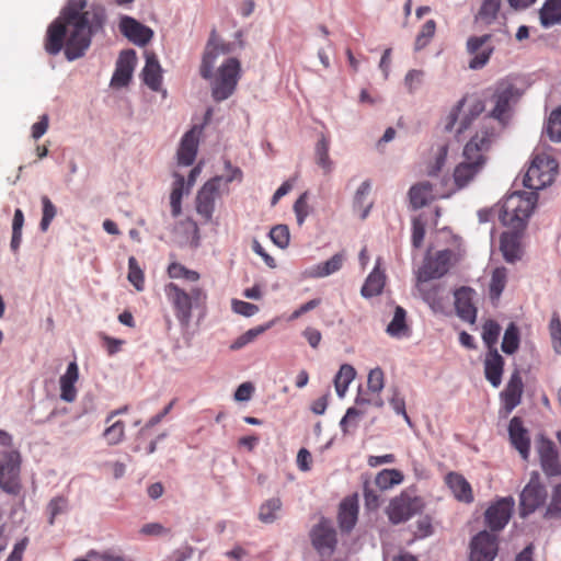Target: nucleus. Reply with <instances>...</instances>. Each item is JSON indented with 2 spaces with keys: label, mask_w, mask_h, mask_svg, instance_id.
<instances>
[{
  "label": "nucleus",
  "mask_w": 561,
  "mask_h": 561,
  "mask_svg": "<svg viewBox=\"0 0 561 561\" xmlns=\"http://www.w3.org/2000/svg\"><path fill=\"white\" fill-rule=\"evenodd\" d=\"M221 181L222 176L211 178L202 186L196 195V211L204 218L205 222L210 221L213 218Z\"/></svg>",
  "instance_id": "dca6fc26"
},
{
  "label": "nucleus",
  "mask_w": 561,
  "mask_h": 561,
  "mask_svg": "<svg viewBox=\"0 0 561 561\" xmlns=\"http://www.w3.org/2000/svg\"><path fill=\"white\" fill-rule=\"evenodd\" d=\"M536 450L539 456H558L554 442L542 434H539L535 440Z\"/></svg>",
  "instance_id": "6e6d98bb"
},
{
  "label": "nucleus",
  "mask_w": 561,
  "mask_h": 561,
  "mask_svg": "<svg viewBox=\"0 0 561 561\" xmlns=\"http://www.w3.org/2000/svg\"><path fill=\"white\" fill-rule=\"evenodd\" d=\"M446 481L457 500L465 503L473 501L471 485L461 474L450 472L447 474Z\"/></svg>",
  "instance_id": "7c9ffc66"
},
{
  "label": "nucleus",
  "mask_w": 561,
  "mask_h": 561,
  "mask_svg": "<svg viewBox=\"0 0 561 561\" xmlns=\"http://www.w3.org/2000/svg\"><path fill=\"white\" fill-rule=\"evenodd\" d=\"M447 154H448V145L439 146L437 149V152H436L435 162L428 168V171H427L428 175L434 176L440 172V170L443 169V167L446 163Z\"/></svg>",
  "instance_id": "13d9d810"
},
{
  "label": "nucleus",
  "mask_w": 561,
  "mask_h": 561,
  "mask_svg": "<svg viewBox=\"0 0 561 561\" xmlns=\"http://www.w3.org/2000/svg\"><path fill=\"white\" fill-rule=\"evenodd\" d=\"M42 205H43V216L39 222V227L42 231H47L49 228L53 219L55 218L57 214V208L53 204V202L49 199L48 196L44 195L41 198Z\"/></svg>",
  "instance_id": "5fc2aeb1"
},
{
  "label": "nucleus",
  "mask_w": 561,
  "mask_h": 561,
  "mask_svg": "<svg viewBox=\"0 0 561 561\" xmlns=\"http://www.w3.org/2000/svg\"><path fill=\"white\" fill-rule=\"evenodd\" d=\"M231 306L236 313L244 317H252L259 312V307L256 305L243 300L233 299Z\"/></svg>",
  "instance_id": "0e129e2a"
},
{
  "label": "nucleus",
  "mask_w": 561,
  "mask_h": 561,
  "mask_svg": "<svg viewBox=\"0 0 561 561\" xmlns=\"http://www.w3.org/2000/svg\"><path fill=\"white\" fill-rule=\"evenodd\" d=\"M550 335L553 348L557 353L561 352V321L557 313H553L549 324Z\"/></svg>",
  "instance_id": "bf43d9fd"
},
{
  "label": "nucleus",
  "mask_w": 561,
  "mask_h": 561,
  "mask_svg": "<svg viewBox=\"0 0 561 561\" xmlns=\"http://www.w3.org/2000/svg\"><path fill=\"white\" fill-rule=\"evenodd\" d=\"M174 182L172 192L170 195V206H171V213L173 217L180 216L182 211V197L184 194V186H185V179L183 175L179 173H174Z\"/></svg>",
  "instance_id": "72a5a7b5"
},
{
  "label": "nucleus",
  "mask_w": 561,
  "mask_h": 561,
  "mask_svg": "<svg viewBox=\"0 0 561 561\" xmlns=\"http://www.w3.org/2000/svg\"><path fill=\"white\" fill-rule=\"evenodd\" d=\"M79 379V368L76 362H71L66 373L60 377V399L65 402H73L77 399L76 382Z\"/></svg>",
  "instance_id": "c85d7f7f"
},
{
  "label": "nucleus",
  "mask_w": 561,
  "mask_h": 561,
  "mask_svg": "<svg viewBox=\"0 0 561 561\" xmlns=\"http://www.w3.org/2000/svg\"><path fill=\"white\" fill-rule=\"evenodd\" d=\"M485 110L484 101L477 94L465 95L451 110L448 115L446 129L451 130L456 123L459 121V126L456 130L460 135L467 130L472 122L480 116Z\"/></svg>",
  "instance_id": "1a4fd4ad"
},
{
  "label": "nucleus",
  "mask_w": 561,
  "mask_h": 561,
  "mask_svg": "<svg viewBox=\"0 0 561 561\" xmlns=\"http://www.w3.org/2000/svg\"><path fill=\"white\" fill-rule=\"evenodd\" d=\"M523 91L518 88L517 81L514 78L506 77L496 82L493 89L492 108L490 116L485 117L482 122H490L493 126L491 118L503 123L507 118V113L511 111L512 104H515L522 96Z\"/></svg>",
  "instance_id": "0eeeda50"
},
{
  "label": "nucleus",
  "mask_w": 561,
  "mask_h": 561,
  "mask_svg": "<svg viewBox=\"0 0 561 561\" xmlns=\"http://www.w3.org/2000/svg\"><path fill=\"white\" fill-rule=\"evenodd\" d=\"M280 510L282 501L278 497H272L260 506L259 519L264 524H273L278 518Z\"/></svg>",
  "instance_id": "c9c22d12"
},
{
  "label": "nucleus",
  "mask_w": 561,
  "mask_h": 561,
  "mask_svg": "<svg viewBox=\"0 0 561 561\" xmlns=\"http://www.w3.org/2000/svg\"><path fill=\"white\" fill-rule=\"evenodd\" d=\"M545 519H561V483L554 485L551 500L543 513Z\"/></svg>",
  "instance_id": "49530a36"
},
{
  "label": "nucleus",
  "mask_w": 561,
  "mask_h": 561,
  "mask_svg": "<svg viewBox=\"0 0 561 561\" xmlns=\"http://www.w3.org/2000/svg\"><path fill=\"white\" fill-rule=\"evenodd\" d=\"M146 65L142 69V80L148 88L152 91H160L162 84V69L157 58V55L152 51H146Z\"/></svg>",
  "instance_id": "b1692460"
},
{
  "label": "nucleus",
  "mask_w": 561,
  "mask_h": 561,
  "mask_svg": "<svg viewBox=\"0 0 561 561\" xmlns=\"http://www.w3.org/2000/svg\"><path fill=\"white\" fill-rule=\"evenodd\" d=\"M433 187L430 182H421L413 185L409 191V198L414 209L425 206L432 197Z\"/></svg>",
  "instance_id": "473e14b6"
},
{
  "label": "nucleus",
  "mask_w": 561,
  "mask_h": 561,
  "mask_svg": "<svg viewBox=\"0 0 561 561\" xmlns=\"http://www.w3.org/2000/svg\"><path fill=\"white\" fill-rule=\"evenodd\" d=\"M367 387L370 392V398L365 399L358 397L356 399V403L360 404L362 402H366L377 408H381L383 405V401L379 393L385 387V375L381 368L377 367L369 371Z\"/></svg>",
  "instance_id": "393cba45"
},
{
  "label": "nucleus",
  "mask_w": 561,
  "mask_h": 561,
  "mask_svg": "<svg viewBox=\"0 0 561 561\" xmlns=\"http://www.w3.org/2000/svg\"><path fill=\"white\" fill-rule=\"evenodd\" d=\"M164 294L170 301L174 314L184 328H187L192 320L193 308H205L207 294L198 286L192 287L185 291L175 283H169L164 286Z\"/></svg>",
  "instance_id": "7ed1b4c3"
},
{
  "label": "nucleus",
  "mask_w": 561,
  "mask_h": 561,
  "mask_svg": "<svg viewBox=\"0 0 561 561\" xmlns=\"http://www.w3.org/2000/svg\"><path fill=\"white\" fill-rule=\"evenodd\" d=\"M424 507L425 503L422 497H412L408 493L402 492L399 496L390 501L386 513L389 522L393 525H398L407 522L414 515L422 514Z\"/></svg>",
  "instance_id": "9b49d317"
},
{
  "label": "nucleus",
  "mask_w": 561,
  "mask_h": 561,
  "mask_svg": "<svg viewBox=\"0 0 561 561\" xmlns=\"http://www.w3.org/2000/svg\"><path fill=\"white\" fill-rule=\"evenodd\" d=\"M491 35L485 34L482 36H471L467 42V50L470 55H472L471 60L469 61V68L471 69H481L483 68L492 53L493 47L488 44Z\"/></svg>",
  "instance_id": "a211bd4d"
},
{
  "label": "nucleus",
  "mask_w": 561,
  "mask_h": 561,
  "mask_svg": "<svg viewBox=\"0 0 561 561\" xmlns=\"http://www.w3.org/2000/svg\"><path fill=\"white\" fill-rule=\"evenodd\" d=\"M119 30L130 42L140 46L149 43L153 36L151 28L130 16H123L121 19Z\"/></svg>",
  "instance_id": "6ab92c4d"
},
{
  "label": "nucleus",
  "mask_w": 561,
  "mask_h": 561,
  "mask_svg": "<svg viewBox=\"0 0 561 561\" xmlns=\"http://www.w3.org/2000/svg\"><path fill=\"white\" fill-rule=\"evenodd\" d=\"M125 435V424L122 421H116L108 425L104 433L103 437L110 445H116L121 443Z\"/></svg>",
  "instance_id": "864d4df0"
},
{
  "label": "nucleus",
  "mask_w": 561,
  "mask_h": 561,
  "mask_svg": "<svg viewBox=\"0 0 561 561\" xmlns=\"http://www.w3.org/2000/svg\"><path fill=\"white\" fill-rule=\"evenodd\" d=\"M424 71L420 69L410 70L404 78V84L410 93H414L424 81Z\"/></svg>",
  "instance_id": "4d7b16f0"
},
{
  "label": "nucleus",
  "mask_w": 561,
  "mask_h": 561,
  "mask_svg": "<svg viewBox=\"0 0 561 561\" xmlns=\"http://www.w3.org/2000/svg\"><path fill=\"white\" fill-rule=\"evenodd\" d=\"M241 72V62L234 57L226 59L216 73L211 72L208 80H211V96L216 102L225 101L234 93Z\"/></svg>",
  "instance_id": "423d86ee"
},
{
  "label": "nucleus",
  "mask_w": 561,
  "mask_h": 561,
  "mask_svg": "<svg viewBox=\"0 0 561 561\" xmlns=\"http://www.w3.org/2000/svg\"><path fill=\"white\" fill-rule=\"evenodd\" d=\"M504 359L497 350L488 351L484 359V375L486 380L495 388L502 382Z\"/></svg>",
  "instance_id": "cd10ccee"
},
{
  "label": "nucleus",
  "mask_w": 561,
  "mask_h": 561,
  "mask_svg": "<svg viewBox=\"0 0 561 561\" xmlns=\"http://www.w3.org/2000/svg\"><path fill=\"white\" fill-rule=\"evenodd\" d=\"M511 444L522 456H528L530 449V437L528 430L524 426L523 420L514 416L508 424Z\"/></svg>",
  "instance_id": "5701e85b"
},
{
  "label": "nucleus",
  "mask_w": 561,
  "mask_h": 561,
  "mask_svg": "<svg viewBox=\"0 0 561 561\" xmlns=\"http://www.w3.org/2000/svg\"><path fill=\"white\" fill-rule=\"evenodd\" d=\"M501 333L500 324L494 320H486L482 327V340L488 347V351L496 350L495 345L497 343L499 336Z\"/></svg>",
  "instance_id": "37998d69"
},
{
  "label": "nucleus",
  "mask_w": 561,
  "mask_h": 561,
  "mask_svg": "<svg viewBox=\"0 0 561 561\" xmlns=\"http://www.w3.org/2000/svg\"><path fill=\"white\" fill-rule=\"evenodd\" d=\"M405 310L402 307L397 306L394 310V316L387 327V333L390 336L401 337L408 334L409 328L405 322Z\"/></svg>",
  "instance_id": "f704fd0d"
},
{
  "label": "nucleus",
  "mask_w": 561,
  "mask_h": 561,
  "mask_svg": "<svg viewBox=\"0 0 561 561\" xmlns=\"http://www.w3.org/2000/svg\"><path fill=\"white\" fill-rule=\"evenodd\" d=\"M371 185L369 181H364L359 187L357 188L354 197V207L356 209H362L360 218L365 219L368 216V213L371 208V203L366 204L365 199L367 195L370 193Z\"/></svg>",
  "instance_id": "a18cd8bd"
},
{
  "label": "nucleus",
  "mask_w": 561,
  "mask_h": 561,
  "mask_svg": "<svg viewBox=\"0 0 561 561\" xmlns=\"http://www.w3.org/2000/svg\"><path fill=\"white\" fill-rule=\"evenodd\" d=\"M402 480L403 474L399 470L385 469L376 476L375 483L380 490H387L401 483Z\"/></svg>",
  "instance_id": "a19ab883"
},
{
  "label": "nucleus",
  "mask_w": 561,
  "mask_h": 561,
  "mask_svg": "<svg viewBox=\"0 0 561 561\" xmlns=\"http://www.w3.org/2000/svg\"><path fill=\"white\" fill-rule=\"evenodd\" d=\"M128 280L137 290L144 289L145 276L135 256L128 259Z\"/></svg>",
  "instance_id": "3c124183"
},
{
  "label": "nucleus",
  "mask_w": 561,
  "mask_h": 561,
  "mask_svg": "<svg viewBox=\"0 0 561 561\" xmlns=\"http://www.w3.org/2000/svg\"><path fill=\"white\" fill-rule=\"evenodd\" d=\"M136 65V53L131 49L123 50L116 62V68L111 80L113 87H126L133 76Z\"/></svg>",
  "instance_id": "412c9836"
},
{
  "label": "nucleus",
  "mask_w": 561,
  "mask_h": 561,
  "mask_svg": "<svg viewBox=\"0 0 561 561\" xmlns=\"http://www.w3.org/2000/svg\"><path fill=\"white\" fill-rule=\"evenodd\" d=\"M523 389L522 376L518 370H515L501 394L507 412L513 411L520 403Z\"/></svg>",
  "instance_id": "bb28decb"
},
{
  "label": "nucleus",
  "mask_w": 561,
  "mask_h": 561,
  "mask_svg": "<svg viewBox=\"0 0 561 561\" xmlns=\"http://www.w3.org/2000/svg\"><path fill=\"white\" fill-rule=\"evenodd\" d=\"M558 168L559 164L552 156L547 152H536L523 183L530 190L538 191L545 188L554 181Z\"/></svg>",
  "instance_id": "6e6552de"
},
{
  "label": "nucleus",
  "mask_w": 561,
  "mask_h": 561,
  "mask_svg": "<svg viewBox=\"0 0 561 561\" xmlns=\"http://www.w3.org/2000/svg\"><path fill=\"white\" fill-rule=\"evenodd\" d=\"M495 137L494 126H491L490 122H484L466 144L462 153L463 161L454 170V182L457 190L466 187L482 171L486 163V153Z\"/></svg>",
  "instance_id": "f03ea898"
},
{
  "label": "nucleus",
  "mask_w": 561,
  "mask_h": 561,
  "mask_svg": "<svg viewBox=\"0 0 561 561\" xmlns=\"http://www.w3.org/2000/svg\"><path fill=\"white\" fill-rule=\"evenodd\" d=\"M383 288V278L379 273H371L367 277L365 284L362 287V295L365 298H370L379 295Z\"/></svg>",
  "instance_id": "09e8293b"
},
{
  "label": "nucleus",
  "mask_w": 561,
  "mask_h": 561,
  "mask_svg": "<svg viewBox=\"0 0 561 561\" xmlns=\"http://www.w3.org/2000/svg\"><path fill=\"white\" fill-rule=\"evenodd\" d=\"M518 346L519 331L514 323H511L504 332L501 347L505 354L512 355L518 350Z\"/></svg>",
  "instance_id": "c03bdc74"
},
{
  "label": "nucleus",
  "mask_w": 561,
  "mask_h": 561,
  "mask_svg": "<svg viewBox=\"0 0 561 561\" xmlns=\"http://www.w3.org/2000/svg\"><path fill=\"white\" fill-rule=\"evenodd\" d=\"M537 202L535 193L514 192L505 197L500 220L511 229L524 230Z\"/></svg>",
  "instance_id": "39448f33"
},
{
  "label": "nucleus",
  "mask_w": 561,
  "mask_h": 561,
  "mask_svg": "<svg viewBox=\"0 0 561 561\" xmlns=\"http://www.w3.org/2000/svg\"><path fill=\"white\" fill-rule=\"evenodd\" d=\"M330 141L325 136H321L316 146V157L318 165L324 171L330 173L333 168V162L329 157Z\"/></svg>",
  "instance_id": "ea45409f"
},
{
  "label": "nucleus",
  "mask_w": 561,
  "mask_h": 561,
  "mask_svg": "<svg viewBox=\"0 0 561 561\" xmlns=\"http://www.w3.org/2000/svg\"><path fill=\"white\" fill-rule=\"evenodd\" d=\"M539 19L543 27L561 24V0H546L539 10Z\"/></svg>",
  "instance_id": "2f4dec72"
},
{
  "label": "nucleus",
  "mask_w": 561,
  "mask_h": 561,
  "mask_svg": "<svg viewBox=\"0 0 561 561\" xmlns=\"http://www.w3.org/2000/svg\"><path fill=\"white\" fill-rule=\"evenodd\" d=\"M451 251L443 250L434 255H426L422 266L416 272V289L423 299L431 304L436 300L438 287L427 289V283L432 279L443 277L449 270Z\"/></svg>",
  "instance_id": "20e7f679"
},
{
  "label": "nucleus",
  "mask_w": 561,
  "mask_h": 561,
  "mask_svg": "<svg viewBox=\"0 0 561 561\" xmlns=\"http://www.w3.org/2000/svg\"><path fill=\"white\" fill-rule=\"evenodd\" d=\"M232 51L233 44L220 41L216 34V31L214 30L203 54L202 64L199 67V73L202 78L209 79L211 77V69H214L216 60L220 54L227 55Z\"/></svg>",
  "instance_id": "2eb2a0df"
},
{
  "label": "nucleus",
  "mask_w": 561,
  "mask_h": 561,
  "mask_svg": "<svg viewBox=\"0 0 561 561\" xmlns=\"http://www.w3.org/2000/svg\"><path fill=\"white\" fill-rule=\"evenodd\" d=\"M358 519L357 494L344 497L339 505L337 523L342 533H351Z\"/></svg>",
  "instance_id": "aec40b11"
},
{
  "label": "nucleus",
  "mask_w": 561,
  "mask_h": 561,
  "mask_svg": "<svg viewBox=\"0 0 561 561\" xmlns=\"http://www.w3.org/2000/svg\"><path fill=\"white\" fill-rule=\"evenodd\" d=\"M547 499L546 486L539 482L538 473L534 472L529 482L519 495V516L526 518L541 506Z\"/></svg>",
  "instance_id": "f8f14e48"
},
{
  "label": "nucleus",
  "mask_w": 561,
  "mask_h": 561,
  "mask_svg": "<svg viewBox=\"0 0 561 561\" xmlns=\"http://www.w3.org/2000/svg\"><path fill=\"white\" fill-rule=\"evenodd\" d=\"M523 230L505 231L501 236V251L503 253L504 259L513 263L520 257V232Z\"/></svg>",
  "instance_id": "c756f323"
},
{
  "label": "nucleus",
  "mask_w": 561,
  "mask_h": 561,
  "mask_svg": "<svg viewBox=\"0 0 561 561\" xmlns=\"http://www.w3.org/2000/svg\"><path fill=\"white\" fill-rule=\"evenodd\" d=\"M546 131L552 141H561V105L550 113Z\"/></svg>",
  "instance_id": "de8ad7c7"
},
{
  "label": "nucleus",
  "mask_w": 561,
  "mask_h": 561,
  "mask_svg": "<svg viewBox=\"0 0 561 561\" xmlns=\"http://www.w3.org/2000/svg\"><path fill=\"white\" fill-rule=\"evenodd\" d=\"M356 371L353 366L344 364L340 367L334 379V386L339 397H344L350 383L355 378Z\"/></svg>",
  "instance_id": "e433bc0d"
},
{
  "label": "nucleus",
  "mask_w": 561,
  "mask_h": 561,
  "mask_svg": "<svg viewBox=\"0 0 561 561\" xmlns=\"http://www.w3.org/2000/svg\"><path fill=\"white\" fill-rule=\"evenodd\" d=\"M500 8L501 0H484L476 15V20L489 25L496 19Z\"/></svg>",
  "instance_id": "58836bf2"
},
{
  "label": "nucleus",
  "mask_w": 561,
  "mask_h": 561,
  "mask_svg": "<svg viewBox=\"0 0 561 561\" xmlns=\"http://www.w3.org/2000/svg\"><path fill=\"white\" fill-rule=\"evenodd\" d=\"M425 237V226L419 220L414 219L412 222V245L414 248H421Z\"/></svg>",
  "instance_id": "774afa93"
},
{
  "label": "nucleus",
  "mask_w": 561,
  "mask_h": 561,
  "mask_svg": "<svg viewBox=\"0 0 561 561\" xmlns=\"http://www.w3.org/2000/svg\"><path fill=\"white\" fill-rule=\"evenodd\" d=\"M309 538L313 549L321 557H330L337 546V534L330 518L321 516L310 531Z\"/></svg>",
  "instance_id": "9d476101"
},
{
  "label": "nucleus",
  "mask_w": 561,
  "mask_h": 561,
  "mask_svg": "<svg viewBox=\"0 0 561 561\" xmlns=\"http://www.w3.org/2000/svg\"><path fill=\"white\" fill-rule=\"evenodd\" d=\"M0 461V488L12 495L20 493L21 458H4Z\"/></svg>",
  "instance_id": "f3484780"
},
{
  "label": "nucleus",
  "mask_w": 561,
  "mask_h": 561,
  "mask_svg": "<svg viewBox=\"0 0 561 561\" xmlns=\"http://www.w3.org/2000/svg\"><path fill=\"white\" fill-rule=\"evenodd\" d=\"M308 193H302L294 204V211L297 217V222L301 226L309 215V206L307 203Z\"/></svg>",
  "instance_id": "680f3d73"
},
{
  "label": "nucleus",
  "mask_w": 561,
  "mask_h": 561,
  "mask_svg": "<svg viewBox=\"0 0 561 561\" xmlns=\"http://www.w3.org/2000/svg\"><path fill=\"white\" fill-rule=\"evenodd\" d=\"M473 290L462 287L455 293V307L457 314L469 323H474L477 318V308L472 302Z\"/></svg>",
  "instance_id": "a878e982"
},
{
  "label": "nucleus",
  "mask_w": 561,
  "mask_h": 561,
  "mask_svg": "<svg viewBox=\"0 0 561 561\" xmlns=\"http://www.w3.org/2000/svg\"><path fill=\"white\" fill-rule=\"evenodd\" d=\"M272 242L280 249H286L289 245L290 232L286 225H276L270 231Z\"/></svg>",
  "instance_id": "603ef678"
},
{
  "label": "nucleus",
  "mask_w": 561,
  "mask_h": 561,
  "mask_svg": "<svg viewBox=\"0 0 561 561\" xmlns=\"http://www.w3.org/2000/svg\"><path fill=\"white\" fill-rule=\"evenodd\" d=\"M514 504L512 496L501 497L492 503L484 513L486 527L493 533L503 530L511 519Z\"/></svg>",
  "instance_id": "ddd939ff"
},
{
  "label": "nucleus",
  "mask_w": 561,
  "mask_h": 561,
  "mask_svg": "<svg viewBox=\"0 0 561 561\" xmlns=\"http://www.w3.org/2000/svg\"><path fill=\"white\" fill-rule=\"evenodd\" d=\"M541 469L548 477L561 476L560 458H540Z\"/></svg>",
  "instance_id": "69168bd1"
},
{
  "label": "nucleus",
  "mask_w": 561,
  "mask_h": 561,
  "mask_svg": "<svg viewBox=\"0 0 561 561\" xmlns=\"http://www.w3.org/2000/svg\"><path fill=\"white\" fill-rule=\"evenodd\" d=\"M201 130L194 126L184 134L178 149V163L180 165H191L195 161Z\"/></svg>",
  "instance_id": "4be33fe9"
},
{
  "label": "nucleus",
  "mask_w": 561,
  "mask_h": 561,
  "mask_svg": "<svg viewBox=\"0 0 561 561\" xmlns=\"http://www.w3.org/2000/svg\"><path fill=\"white\" fill-rule=\"evenodd\" d=\"M497 551L499 540L496 535L488 530H481L471 538L470 561H493Z\"/></svg>",
  "instance_id": "4468645a"
},
{
  "label": "nucleus",
  "mask_w": 561,
  "mask_h": 561,
  "mask_svg": "<svg viewBox=\"0 0 561 561\" xmlns=\"http://www.w3.org/2000/svg\"><path fill=\"white\" fill-rule=\"evenodd\" d=\"M390 405L394 410L397 414L403 415L405 421L410 423V417L407 414L405 411V401L404 398L400 394L399 390L397 388L392 389V397L390 399Z\"/></svg>",
  "instance_id": "338daca9"
},
{
  "label": "nucleus",
  "mask_w": 561,
  "mask_h": 561,
  "mask_svg": "<svg viewBox=\"0 0 561 561\" xmlns=\"http://www.w3.org/2000/svg\"><path fill=\"white\" fill-rule=\"evenodd\" d=\"M362 412L356 408H350L343 419L341 420V428L343 432H350L352 428H355L360 419Z\"/></svg>",
  "instance_id": "052dcab7"
},
{
  "label": "nucleus",
  "mask_w": 561,
  "mask_h": 561,
  "mask_svg": "<svg viewBox=\"0 0 561 561\" xmlns=\"http://www.w3.org/2000/svg\"><path fill=\"white\" fill-rule=\"evenodd\" d=\"M436 23L434 20H428L424 23L421 31L419 32L414 48L415 50H421L428 45L433 36L435 35Z\"/></svg>",
  "instance_id": "8fccbe9b"
},
{
  "label": "nucleus",
  "mask_w": 561,
  "mask_h": 561,
  "mask_svg": "<svg viewBox=\"0 0 561 561\" xmlns=\"http://www.w3.org/2000/svg\"><path fill=\"white\" fill-rule=\"evenodd\" d=\"M507 282V271L505 267H496L491 277L489 294L492 300H499Z\"/></svg>",
  "instance_id": "4c0bfd02"
},
{
  "label": "nucleus",
  "mask_w": 561,
  "mask_h": 561,
  "mask_svg": "<svg viewBox=\"0 0 561 561\" xmlns=\"http://www.w3.org/2000/svg\"><path fill=\"white\" fill-rule=\"evenodd\" d=\"M88 0H68L46 32L45 50L57 55L62 49L68 60L84 55L91 45V38L103 32L106 13L103 7L92 5L85 10Z\"/></svg>",
  "instance_id": "f257e3e1"
},
{
  "label": "nucleus",
  "mask_w": 561,
  "mask_h": 561,
  "mask_svg": "<svg viewBox=\"0 0 561 561\" xmlns=\"http://www.w3.org/2000/svg\"><path fill=\"white\" fill-rule=\"evenodd\" d=\"M67 507V501L62 496H57L50 500L47 510L49 512V525H54L56 516L64 513Z\"/></svg>",
  "instance_id": "e2e57ef3"
},
{
  "label": "nucleus",
  "mask_w": 561,
  "mask_h": 561,
  "mask_svg": "<svg viewBox=\"0 0 561 561\" xmlns=\"http://www.w3.org/2000/svg\"><path fill=\"white\" fill-rule=\"evenodd\" d=\"M344 254L336 253L328 261L320 263L316 266L313 275L317 277H325L337 272L344 262Z\"/></svg>",
  "instance_id": "79ce46f5"
}]
</instances>
